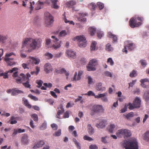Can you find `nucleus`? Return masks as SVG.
Instances as JSON below:
<instances>
[{
	"instance_id": "1",
	"label": "nucleus",
	"mask_w": 149,
	"mask_h": 149,
	"mask_svg": "<svg viewBox=\"0 0 149 149\" xmlns=\"http://www.w3.org/2000/svg\"><path fill=\"white\" fill-rule=\"evenodd\" d=\"M125 149H139L138 142L135 138H131L124 144Z\"/></svg>"
},
{
	"instance_id": "2",
	"label": "nucleus",
	"mask_w": 149,
	"mask_h": 149,
	"mask_svg": "<svg viewBox=\"0 0 149 149\" xmlns=\"http://www.w3.org/2000/svg\"><path fill=\"white\" fill-rule=\"evenodd\" d=\"M30 42V49L28 50L29 52H31L32 50L36 49V48H39L41 46V40L40 39L31 38Z\"/></svg>"
},
{
	"instance_id": "3",
	"label": "nucleus",
	"mask_w": 149,
	"mask_h": 149,
	"mask_svg": "<svg viewBox=\"0 0 149 149\" xmlns=\"http://www.w3.org/2000/svg\"><path fill=\"white\" fill-rule=\"evenodd\" d=\"M141 100L138 97H136L133 101V104L131 103H129V107L128 108L130 110H132L134 109H138L140 107Z\"/></svg>"
},
{
	"instance_id": "4",
	"label": "nucleus",
	"mask_w": 149,
	"mask_h": 149,
	"mask_svg": "<svg viewBox=\"0 0 149 149\" xmlns=\"http://www.w3.org/2000/svg\"><path fill=\"white\" fill-rule=\"evenodd\" d=\"M104 109L102 106L99 105H94L91 110L90 115L93 116L95 113H103Z\"/></svg>"
},
{
	"instance_id": "5",
	"label": "nucleus",
	"mask_w": 149,
	"mask_h": 149,
	"mask_svg": "<svg viewBox=\"0 0 149 149\" xmlns=\"http://www.w3.org/2000/svg\"><path fill=\"white\" fill-rule=\"evenodd\" d=\"M98 64L97 60L95 59H93L90 60L89 64L87 66V69L88 71H94L96 70L95 67Z\"/></svg>"
},
{
	"instance_id": "6",
	"label": "nucleus",
	"mask_w": 149,
	"mask_h": 149,
	"mask_svg": "<svg viewBox=\"0 0 149 149\" xmlns=\"http://www.w3.org/2000/svg\"><path fill=\"white\" fill-rule=\"evenodd\" d=\"M130 26L132 28L138 27L140 26L142 23L141 22L137 23L136 18L135 17H132L130 20L129 22Z\"/></svg>"
},
{
	"instance_id": "7",
	"label": "nucleus",
	"mask_w": 149,
	"mask_h": 149,
	"mask_svg": "<svg viewBox=\"0 0 149 149\" xmlns=\"http://www.w3.org/2000/svg\"><path fill=\"white\" fill-rule=\"evenodd\" d=\"M76 38L78 41L79 46L81 47H85L86 44V39L83 36H77Z\"/></svg>"
},
{
	"instance_id": "8",
	"label": "nucleus",
	"mask_w": 149,
	"mask_h": 149,
	"mask_svg": "<svg viewBox=\"0 0 149 149\" xmlns=\"http://www.w3.org/2000/svg\"><path fill=\"white\" fill-rule=\"evenodd\" d=\"M45 15L46 17L48 18L49 19L46 20V26L47 27H49L54 22L53 17L49 12H47L45 13Z\"/></svg>"
},
{
	"instance_id": "9",
	"label": "nucleus",
	"mask_w": 149,
	"mask_h": 149,
	"mask_svg": "<svg viewBox=\"0 0 149 149\" xmlns=\"http://www.w3.org/2000/svg\"><path fill=\"white\" fill-rule=\"evenodd\" d=\"M51 38L53 39L52 41L55 44H53L52 46L50 47H52L55 49H56L60 47L61 46V42H58V39L57 38H56L55 36H52L51 37Z\"/></svg>"
},
{
	"instance_id": "10",
	"label": "nucleus",
	"mask_w": 149,
	"mask_h": 149,
	"mask_svg": "<svg viewBox=\"0 0 149 149\" xmlns=\"http://www.w3.org/2000/svg\"><path fill=\"white\" fill-rule=\"evenodd\" d=\"M133 45V43L132 42H128L126 45L124 46V48L122 50L123 52L127 54V49L130 51L133 50L135 48Z\"/></svg>"
},
{
	"instance_id": "11",
	"label": "nucleus",
	"mask_w": 149,
	"mask_h": 149,
	"mask_svg": "<svg viewBox=\"0 0 149 149\" xmlns=\"http://www.w3.org/2000/svg\"><path fill=\"white\" fill-rule=\"evenodd\" d=\"M107 95V92L99 94L95 96V98L97 99L101 98V100L103 102H107L108 101V100L106 96Z\"/></svg>"
},
{
	"instance_id": "12",
	"label": "nucleus",
	"mask_w": 149,
	"mask_h": 149,
	"mask_svg": "<svg viewBox=\"0 0 149 149\" xmlns=\"http://www.w3.org/2000/svg\"><path fill=\"white\" fill-rule=\"evenodd\" d=\"M15 79L16 80V81L17 83L21 84L23 81H25V75L23 73H21L19 77L15 78Z\"/></svg>"
},
{
	"instance_id": "13",
	"label": "nucleus",
	"mask_w": 149,
	"mask_h": 149,
	"mask_svg": "<svg viewBox=\"0 0 149 149\" xmlns=\"http://www.w3.org/2000/svg\"><path fill=\"white\" fill-rule=\"evenodd\" d=\"M141 84V86L144 88H148L149 86L148 84H149V79H142L140 81Z\"/></svg>"
},
{
	"instance_id": "14",
	"label": "nucleus",
	"mask_w": 149,
	"mask_h": 149,
	"mask_svg": "<svg viewBox=\"0 0 149 149\" xmlns=\"http://www.w3.org/2000/svg\"><path fill=\"white\" fill-rule=\"evenodd\" d=\"M29 140L26 134H24L22 137L21 141L22 144L27 145L29 143Z\"/></svg>"
},
{
	"instance_id": "15",
	"label": "nucleus",
	"mask_w": 149,
	"mask_h": 149,
	"mask_svg": "<svg viewBox=\"0 0 149 149\" xmlns=\"http://www.w3.org/2000/svg\"><path fill=\"white\" fill-rule=\"evenodd\" d=\"M44 68L45 71L47 73L52 71V67L51 64L49 63H46L45 65Z\"/></svg>"
},
{
	"instance_id": "16",
	"label": "nucleus",
	"mask_w": 149,
	"mask_h": 149,
	"mask_svg": "<svg viewBox=\"0 0 149 149\" xmlns=\"http://www.w3.org/2000/svg\"><path fill=\"white\" fill-rule=\"evenodd\" d=\"M66 54L69 58H74L76 56V52L71 50H67L66 52Z\"/></svg>"
},
{
	"instance_id": "17",
	"label": "nucleus",
	"mask_w": 149,
	"mask_h": 149,
	"mask_svg": "<svg viewBox=\"0 0 149 149\" xmlns=\"http://www.w3.org/2000/svg\"><path fill=\"white\" fill-rule=\"evenodd\" d=\"M60 109L56 115V117L60 119V115L63 113L64 111V109L63 107V106L62 104H61L59 105V107L58 109Z\"/></svg>"
},
{
	"instance_id": "18",
	"label": "nucleus",
	"mask_w": 149,
	"mask_h": 149,
	"mask_svg": "<svg viewBox=\"0 0 149 149\" xmlns=\"http://www.w3.org/2000/svg\"><path fill=\"white\" fill-rule=\"evenodd\" d=\"M102 83L101 82L97 83L96 84V90L100 91H104L106 90V88L105 87L102 86Z\"/></svg>"
},
{
	"instance_id": "19",
	"label": "nucleus",
	"mask_w": 149,
	"mask_h": 149,
	"mask_svg": "<svg viewBox=\"0 0 149 149\" xmlns=\"http://www.w3.org/2000/svg\"><path fill=\"white\" fill-rule=\"evenodd\" d=\"M83 73L82 71L80 70L79 71L77 77H76L77 73V72H75L74 75L73 77V80L78 81L81 78V76Z\"/></svg>"
},
{
	"instance_id": "20",
	"label": "nucleus",
	"mask_w": 149,
	"mask_h": 149,
	"mask_svg": "<svg viewBox=\"0 0 149 149\" xmlns=\"http://www.w3.org/2000/svg\"><path fill=\"white\" fill-rule=\"evenodd\" d=\"M44 144L45 142L41 140L40 141L35 144L34 146L33 147V148L34 149L42 147V146Z\"/></svg>"
},
{
	"instance_id": "21",
	"label": "nucleus",
	"mask_w": 149,
	"mask_h": 149,
	"mask_svg": "<svg viewBox=\"0 0 149 149\" xmlns=\"http://www.w3.org/2000/svg\"><path fill=\"white\" fill-rule=\"evenodd\" d=\"M13 58H5V60L7 63L8 65L11 66L12 65L15 64V62H14L13 61Z\"/></svg>"
},
{
	"instance_id": "22",
	"label": "nucleus",
	"mask_w": 149,
	"mask_h": 149,
	"mask_svg": "<svg viewBox=\"0 0 149 149\" xmlns=\"http://www.w3.org/2000/svg\"><path fill=\"white\" fill-rule=\"evenodd\" d=\"M124 136L123 137L125 138L130 137L132 135V133L131 131L127 129H124Z\"/></svg>"
},
{
	"instance_id": "23",
	"label": "nucleus",
	"mask_w": 149,
	"mask_h": 149,
	"mask_svg": "<svg viewBox=\"0 0 149 149\" xmlns=\"http://www.w3.org/2000/svg\"><path fill=\"white\" fill-rule=\"evenodd\" d=\"M87 14L86 13H82L79 14V17L78 18L79 20L80 21L85 22L86 21V19L84 18L86 15Z\"/></svg>"
},
{
	"instance_id": "24",
	"label": "nucleus",
	"mask_w": 149,
	"mask_h": 149,
	"mask_svg": "<svg viewBox=\"0 0 149 149\" xmlns=\"http://www.w3.org/2000/svg\"><path fill=\"white\" fill-rule=\"evenodd\" d=\"M13 92L11 93V95L12 96H15L19 94L23 93V92L21 90H18L17 88H13Z\"/></svg>"
},
{
	"instance_id": "25",
	"label": "nucleus",
	"mask_w": 149,
	"mask_h": 149,
	"mask_svg": "<svg viewBox=\"0 0 149 149\" xmlns=\"http://www.w3.org/2000/svg\"><path fill=\"white\" fill-rule=\"evenodd\" d=\"M106 121L105 120H102L99 123L96 124V126L99 128H103L105 126Z\"/></svg>"
},
{
	"instance_id": "26",
	"label": "nucleus",
	"mask_w": 149,
	"mask_h": 149,
	"mask_svg": "<svg viewBox=\"0 0 149 149\" xmlns=\"http://www.w3.org/2000/svg\"><path fill=\"white\" fill-rule=\"evenodd\" d=\"M143 137L144 140L149 142V130L147 131L143 135Z\"/></svg>"
},
{
	"instance_id": "27",
	"label": "nucleus",
	"mask_w": 149,
	"mask_h": 149,
	"mask_svg": "<svg viewBox=\"0 0 149 149\" xmlns=\"http://www.w3.org/2000/svg\"><path fill=\"white\" fill-rule=\"evenodd\" d=\"M124 129H122L118 130L116 133V134L118 137L121 138L124 136Z\"/></svg>"
},
{
	"instance_id": "28",
	"label": "nucleus",
	"mask_w": 149,
	"mask_h": 149,
	"mask_svg": "<svg viewBox=\"0 0 149 149\" xmlns=\"http://www.w3.org/2000/svg\"><path fill=\"white\" fill-rule=\"evenodd\" d=\"M30 58L31 59V60H30V61L32 63V64L33 65V64H34L35 65H37L40 62L39 60L38 59H37L32 57H30Z\"/></svg>"
},
{
	"instance_id": "29",
	"label": "nucleus",
	"mask_w": 149,
	"mask_h": 149,
	"mask_svg": "<svg viewBox=\"0 0 149 149\" xmlns=\"http://www.w3.org/2000/svg\"><path fill=\"white\" fill-rule=\"evenodd\" d=\"M52 5V7L55 9H57L59 8V6L57 4L58 0H51Z\"/></svg>"
},
{
	"instance_id": "30",
	"label": "nucleus",
	"mask_w": 149,
	"mask_h": 149,
	"mask_svg": "<svg viewBox=\"0 0 149 149\" xmlns=\"http://www.w3.org/2000/svg\"><path fill=\"white\" fill-rule=\"evenodd\" d=\"M31 38H26L23 40L22 43V47H24L26 45L29 41L30 42Z\"/></svg>"
},
{
	"instance_id": "31",
	"label": "nucleus",
	"mask_w": 149,
	"mask_h": 149,
	"mask_svg": "<svg viewBox=\"0 0 149 149\" xmlns=\"http://www.w3.org/2000/svg\"><path fill=\"white\" fill-rule=\"evenodd\" d=\"M88 133L90 134H93L94 132V130L91 126V125L88 124L87 126Z\"/></svg>"
},
{
	"instance_id": "32",
	"label": "nucleus",
	"mask_w": 149,
	"mask_h": 149,
	"mask_svg": "<svg viewBox=\"0 0 149 149\" xmlns=\"http://www.w3.org/2000/svg\"><path fill=\"white\" fill-rule=\"evenodd\" d=\"M108 36L110 38H112L113 41L114 42H116L117 40V37L113 35L111 32L108 33Z\"/></svg>"
},
{
	"instance_id": "33",
	"label": "nucleus",
	"mask_w": 149,
	"mask_h": 149,
	"mask_svg": "<svg viewBox=\"0 0 149 149\" xmlns=\"http://www.w3.org/2000/svg\"><path fill=\"white\" fill-rule=\"evenodd\" d=\"M143 98L146 102L148 101L149 100V90L146 91L144 93Z\"/></svg>"
},
{
	"instance_id": "34",
	"label": "nucleus",
	"mask_w": 149,
	"mask_h": 149,
	"mask_svg": "<svg viewBox=\"0 0 149 149\" xmlns=\"http://www.w3.org/2000/svg\"><path fill=\"white\" fill-rule=\"evenodd\" d=\"M43 4V2L38 1L36 4L35 9L36 10L40 9L41 8V6Z\"/></svg>"
},
{
	"instance_id": "35",
	"label": "nucleus",
	"mask_w": 149,
	"mask_h": 149,
	"mask_svg": "<svg viewBox=\"0 0 149 149\" xmlns=\"http://www.w3.org/2000/svg\"><path fill=\"white\" fill-rule=\"evenodd\" d=\"M7 36L1 35L0 34V42L3 43L5 42L6 40L7 39Z\"/></svg>"
},
{
	"instance_id": "36",
	"label": "nucleus",
	"mask_w": 149,
	"mask_h": 149,
	"mask_svg": "<svg viewBox=\"0 0 149 149\" xmlns=\"http://www.w3.org/2000/svg\"><path fill=\"white\" fill-rule=\"evenodd\" d=\"M22 100L24 101V104L25 106L29 108H31V105L29 104L27 100L25 98H23Z\"/></svg>"
},
{
	"instance_id": "37",
	"label": "nucleus",
	"mask_w": 149,
	"mask_h": 149,
	"mask_svg": "<svg viewBox=\"0 0 149 149\" xmlns=\"http://www.w3.org/2000/svg\"><path fill=\"white\" fill-rule=\"evenodd\" d=\"M88 30L91 35L92 36H93L96 32V29L93 27H90L89 28Z\"/></svg>"
},
{
	"instance_id": "38",
	"label": "nucleus",
	"mask_w": 149,
	"mask_h": 149,
	"mask_svg": "<svg viewBox=\"0 0 149 149\" xmlns=\"http://www.w3.org/2000/svg\"><path fill=\"white\" fill-rule=\"evenodd\" d=\"M15 119V118L14 116H11L9 121L11 124H15L17 123V121Z\"/></svg>"
},
{
	"instance_id": "39",
	"label": "nucleus",
	"mask_w": 149,
	"mask_h": 149,
	"mask_svg": "<svg viewBox=\"0 0 149 149\" xmlns=\"http://www.w3.org/2000/svg\"><path fill=\"white\" fill-rule=\"evenodd\" d=\"M76 2L74 1H71L67 3V6L69 7L72 6L76 4Z\"/></svg>"
},
{
	"instance_id": "40",
	"label": "nucleus",
	"mask_w": 149,
	"mask_h": 149,
	"mask_svg": "<svg viewBox=\"0 0 149 149\" xmlns=\"http://www.w3.org/2000/svg\"><path fill=\"white\" fill-rule=\"evenodd\" d=\"M26 81L25 83H23L22 84L26 88H31V85L29 84V81L26 80Z\"/></svg>"
},
{
	"instance_id": "41",
	"label": "nucleus",
	"mask_w": 149,
	"mask_h": 149,
	"mask_svg": "<svg viewBox=\"0 0 149 149\" xmlns=\"http://www.w3.org/2000/svg\"><path fill=\"white\" fill-rule=\"evenodd\" d=\"M9 73L8 71H6L5 73H2L0 74V76H3L4 79L8 78V73Z\"/></svg>"
},
{
	"instance_id": "42",
	"label": "nucleus",
	"mask_w": 149,
	"mask_h": 149,
	"mask_svg": "<svg viewBox=\"0 0 149 149\" xmlns=\"http://www.w3.org/2000/svg\"><path fill=\"white\" fill-rule=\"evenodd\" d=\"M51 42V40L50 39H47L45 40V46L49 48Z\"/></svg>"
},
{
	"instance_id": "43",
	"label": "nucleus",
	"mask_w": 149,
	"mask_h": 149,
	"mask_svg": "<svg viewBox=\"0 0 149 149\" xmlns=\"http://www.w3.org/2000/svg\"><path fill=\"white\" fill-rule=\"evenodd\" d=\"M128 106H129V103L128 104H125L124 107L120 110V112L123 113L127 111V108Z\"/></svg>"
},
{
	"instance_id": "44",
	"label": "nucleus",
	"mask_w": 149,
	"mask_h": 149,
	"mask_svg": "<svg viewBox=\"0 0 149 149\" xmlns=\"http://www.w3.org/2000/svg\"><path fill=\"white\" fill-rule=\"evenodd\" d=\"M97 4L100 10L102 9L104 7V4L100 2H97Z\"/></svg>"
},
{
	"instance_id": "45",
	"label": "nucleus",
	"mask_w": 149,
	"mask_h": 149,
	"mask_svg": "<svg viewBox=\"0 0 149 149\" xmlns=\"http://www.w3.org/2000/svg\"><path fill=\"white\" fill-rule=\"evenodd\" d=\"M36 71H32L31 72V73L32 74H35L36 75H37L39 72L40 71V68L38 67H36Z\"/></svg>"
},
{
	"instance_id": "46",
	"label": "nucleus",
	"mask_w": 149,
	"mask_h": 149,
	"mask_svg": "<svg viewBox=\"0 0 149 149\" xmlns=\"http://www.w3.org/2000/svg\"><path fill=\"white\" fill-rule=\"evenodd\" d=\"M60 74H62L63 73H65V75L67 77V78H68V76L69 75V73L67 72L64 69L62 68L61 70H60Z\"/></svg>"
},
{
	"instance_id": "47",
	"label": "nucleus",
	"mask_w": 149,
	"mask_h": 149,
	"mask_svg": "<svg viewBox=\"0 0 149 149\" xmlns=\"http://www.w3.org/2000/svg\"><path fill=\"white\" fill-rule=\"evenodd\" d=\"M106 49L107 51H112L113 49V48L111 47V45L109 43H108L106 45Z\"/></svg>"
},
{
	"instance_id": "48",
	"label": "nucleus",
	"mask_w": 149,
	"mask_h": 149,
	"mask_svg": "<svg viewBox=\"0 0 149 149\" xmlns=\"http://www.w3.org/2000/svg\"><path fill=\"white\" fill-rule=\"evenodd\" d=\"M134 116V113L133 112H131L126 115V118L127 119H130V118L133 117Z\"/></svg>"
},
{
	"instance_id": "49",
	"label": "nucleus",
	"mask_w": 149,
	"mask_h": 149,
	"mask_svg": "<svg viewBox=\"0 0 149 149\" xmlns=\"http://www.w3.org/2000/svg\"><path fill=\"white\" fill-rule=\"evenodd\" d=\"M97 35L99 38H101L103 36L104 34L102 31H98L97 32Z\"/></svg>"
},
{
	"instance_id": "50",
	"label": "nucleus",
	"mask_w": 149,
	"mask_h": 149,
	"mask_svg": "<svg viewBox=\"0 0 149 149\" xmlns=\"http://www.w3.org/2000/svg\"><path fill=\"white\" fill-rule=\"evenodd\" d=\"M36 83L38 85V86H37V87L38 88L41 87L43 83V81L41 80H38L36 81Z\"/></svg>"
},
{
	"instance_id": "51",
	"label": "nucleus",
	"mask_w": 149,
	"mask_h": 149,
	"mask_svg": "<svg viewBox=\"0 0 149 149\" xmlns=\"http://www.w3.org/2000/svg\"><path fill=\"white\" fill-rule=\"evenodd\" d=\"M85 95H88L89 96H94L95 97V96H96V95H95V93L92 91H89L87 93H86L85 94Z\"/></svg>"
},
{
	"instance_id": "52",
	"label": "nucleus",
	"mask_w": 149,
	"mask_h": 149,
	"mask_svg": "<svg viewBox=\"0 0 149 149\" xmlns=\"http://www.w3.org/2000/svg\"><path fill=\"white\" fill-rule=\"evenodd\" d=\"M67 35V33L65 30H63L60 32L58 35L59 37L64 36Z\"/></svg>"
},
{
	"instance_id": "53",
	"label": "nucleus",
	"mask_w": 149,
	"mask_h": 149,
	"mask_svg": "<svg viewBox=\"0 0 149 149\" xmlns=\"http://www.w3.org/2000/svg\"><path fill=\"white\" fill-rule=\"evenodd\" d=\"M96 44V42H94L92 43L91 47V50H95Z\"/></svg>"
},
{
	"instance_id": "54",
	"label": "nucleus",
	"mask_w": 149,
	"mask_h": 149,
	"mask_svg": "<svg viewBox=\"0 0 149 149\" xmlns=\"http://www.w3.org/2000/svg\"><path fill=\"white\" fill-rule=\"evenodd\" d=\"M104 75L108 77H112V75L111 72L108 71H106L104 72Z\"/></svg>"
},
{
	"instance_id": "55",
	"label": "nucleus",
	"mask_w": 149,
	"mask_h": 149,
	"mask_svg": "<svg viewBox=\"0 0 149 149\" xmlns=\"http://www.w3.org/2000/svg\"><path fill=\"white\" fill-rule=\"evenodd\" d=\"M61 134V130H58L54 134H53L54 136H59Z\"/></svg>"
},
{
	"instance_id": "56",
	"label": "nucleus",
	"mask_w": 149,
	"mask_h": 149,
	"mask_svg": "<svg viewBox=\"0 0 149 149\" xmlns=\"http://www.w3.org/2000/svg\"><path fill=\"white\" fill-rule=\"evenodd\" d=\"M91 9L92 10H94L95 9V8L96 7V4L93 3H91L90 5Z\"/></svg>"
},
{
	"instance_id": "57",
	"label": "nucleus",
	"mask_w": 149,
	"mask_h": 149,
	"mask_svg": "<svg viewBox=\"0 0 149 149\" xmlns=\"http://www.w3.org/2000/svg\"><path fill=\"white\" fill-rule=\"evenodd\" d=\"M28 97H29L31 99L34 101H37L38 100V98L35 96H33L32 95L30 94L28 95Z\"/></svg>"
},
{
	"instance_id": "58",
	"label": "nucleus",
	"mask_w": 149,
	"mask_h": 149,
	"mask_svg": "<svg viewBox=\"0 0 149 149\" xmlns=\"http://www.w3.org/2000/svg\"><path fill=\"white\" fill-rule=\"evenodd\" d=\"M45 55L47 57L48 59H49L52 58L53 57V55L49 52H47L45 54Z\"/></svg>"
},
{
	"instance_id": "59",
	"label": "nucleus",
	"mask_w": 149,
	"mask_h": 149,
	"mask_svg": "<svg viewBox=\"0 0 149 149\" xmlns=\"http://www.w3.org/2000/svg\"><path fill=\"white\" fill-rule=\"evenodd\" d=\"M115 127V126L114 124H111L110 125V126L109 129V132L112 133L113 132V130L114 129V128Z\"/></svg>"
},
{
	"instance_id": "60",
	"label": "nucleus",
	"mask_w": 149,
	"mask_h": 149,
	"mask_svg": "<svg viewBox=\"0 0 149 149\" xmlns=\"http://www.w3.org/2000/svg\"><path fill=\"white\" fill-rule=\"evenodd\" d=\"M107 62L109 63L111 65H113L114 64V62L111 58H109L108 59Z\"/></svg>"
},
{
	"instance_id": "61",
	"label": "nucleus",
	"mask_w": 149,
	"mask_h": 149,
	"mask_svg": "<svg viewBox=\"0 0 149 149\" xmlns=\"http://www.w3.org/2000/svg\"><path fill=\"white\" fill-rule=\"evenodd\" d=\"M83 139L84 140L88 141H93V139L92 138L86 135H85L83 137Z\"/></svg>"
},
{
	"instance_id": "62",
	"label": "nucleus",
	"mask_w": 149,
	"mask_h": 149,
	"mask_svg": "<svg viewBox=\"0 0 149 149\" xmlns=\"http://www.w3.org/2000/svg\"><path fill=\"white\" fill-rule=\"evenodd\" d=\"M32 117L35 121H37L38 120V116L37 114H33L32 116Z\"/></svg>"
},
{
	"instance_id": "63",
	"label": "nucleus",
	"mask_w": 149,
	"mask_h": 149,
	"mask_svg": "<svg viewBox=\"0 0 149 149\" xmlns=\"http://www.w3.org/2000/svg\"><path fill=\"white\" fill-rule=\"evenodd\" d=\"M88 83L89 84H91L93 82V79L91 77L89 76L88 77Z\"/></svg>"
},
{
	"instance_id": "64",
	"label": "nucleus",
	"mask_w": 149,
	"mask_h": 149,
	"mask_svg": "<svg viewBox=\"0 0 149 149\" xmlns=\"http://www.w3.org/2000/svg\"><path fill=\"white\" fill-rule=\"evenodd\" d=\"M89 149H98V147L95 145H91L89 147Z\"/></svg>"
}]
</instances>
